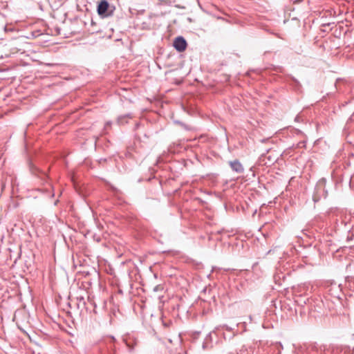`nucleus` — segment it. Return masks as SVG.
<instances>
[{"label":"nucleus","instance_id":"obj_8","mask_svg":"<svg viewBox=\"0 0 354 354\" xmlns=\"http://www.w3.org/2000/svg\"><path fill=\"white\" fill-rule=\"evenodd\" d=\"M111 310H112V314H113L114 315H115V312H114L115 308H113V306H112Z\"/></svg>","mask_w":354,"mask_h":354},{"label":"nucleus","instance_id":"obj_6","mask_svg":"<svg viewBox=\"0 0 354 354\" xmlns=\"http://www.w3.org/2000/svg\"><path fill=\"white\" fill-rule=\"evenodd\" d=\"M236 354H250V352L247 348H245V346H242Z\"/></svg>","mask_w":354,"mask_h":354},{"label":"nucleus","instance_id":"obj_5","mask_svg":"<svg viewBox=\"0 0 354 354\" xmlns=\"http://www.w3.org/2000/svg\"><path fill=\"white\" fill-rule=\"evenodd\" d=\"M347 271L351 274L349 277L354 279V262L349 263L346 267Z\"/></svg>","mask_w":354,"mask_h":354},{"label":"nucleus","instance_id":"obj_9","mask_svg":"<svg viewBox=\"0 0 354 354\" xmlns=\"http://www.w3.org/2000/svg\"><path fill=\"white\" fill-rule=\"evenodd\" d=\"M115 9V7H112V10H111V12H113V10Z\"/></svg>","mask_w":354,"mask_h":354},{"label":"nucleus","instance_id":"obj_11","mask_svg":"<svg viewBox=\"0 0 354 354\" xmlns=\"http://www.w3.org/2000/svg\"><path fill=\"white\" fill-rule=\"evenodd\" d=\"M111 283H113V280L112 279L111 281ZM113 286V284H112V286Z\"/></svg>","mask_w":354,"mask_h":354},{"label":"nucleus","instance_id":"obj_10","mask_svg":"<svg viewBox=\"0 0 354 354\" xmlns=\"http://www.w3.org/2000/svg\"><path fill=\"white\" fill-rule=\"evenodd\" d=\"M107 37H108V38H111V35H109L107 36Z\"/></svg>","mask_w":354,"mask_h":354},{"label":"nucleus","instance_id":"obj_2","mask_svg":"<svg viewBox=\"0 0 354 354\" xmlns=\"http://www.w3.org/2000/svg\"><path fill=\"white\" fill-rule=\"evenodd\" d=\"M109 4L106 0H102L97 6V13L99 15L104 17L106 16V12L109 8Z\"/></svg>","mask_w":354,"mask_h":354},{"label":"nucleus","instance_id":"obj_4","mask_svg":"<svg viewBox=\"0 0 354 354\" xmlns=\"http://www.w3.org/2000/svg\"><path fill=\"white\" fill-rule=\"evenodd\" d=\"M229 164L232 169L236 173L241 174L243 172L244 168L242 164L238 160L230 161Z\"/></svg>","mask_w":354,"mask_h":354},{"label":"nucleus","instance_id":"obj_3","mask_svg":"<svg viewBox=\"0 0 354 354\" xmlns=\"http://www.w3.org/2000/svg\"><path fill=\"white\" fill-rule=\"evenodd\" d=\"M30 171L34 176L41 178L43 183L46 182L48 179V176L45 172L34 166H32L30 167Z\"/></svg>","mask_w":354,"mask_h":354},{"label":"nucleus","instance_id":"obj_7","mask_svg":"<svg viewBox=\"0 0 354 354\" xmlns=\"http://www.w3.org/2000/svg\"><path fill=\"white\" fill-rule=\"evenodd\" d=\"M350 164H354V153H351L348 157Z\"/></svg>","mask_w":354,"mask_h":354},{"label":"nucleus","instance_id":"obj_1","mask_svg":"<svg viewBox=\"0 0 354 354\" xmlns=\"http://www.w3.org/2000/svg\"><path fill=\"white\" fill-rule=\"evenodd\" d=\"M187 46L186 40L181 36L176 37L174 41V47L180 53L183 52L186 49Z\"/></svg>","mask_w":354,"mask_h":354}]
</instances>
